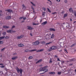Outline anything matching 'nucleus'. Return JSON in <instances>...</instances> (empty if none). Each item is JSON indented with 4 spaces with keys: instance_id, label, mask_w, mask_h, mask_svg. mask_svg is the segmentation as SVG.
Wrapping results in <instances>:
<instances>
[{
    "instance_id": "1",
    "label": "nucleus",
    "mask_w": 76,
    "mask_h": 76,
    "mask_svg": "<svg viewBox=\"0 0 76 76\" xmlns=\"http://www.w3.org/2000/svg\"><path fill=\"white\" fill-rule=\"evenodd\" d=\"M16 69L18 73L20 72V76H22V72H23V70H22V69H19L18 67H17L16 68Z\"/></svg>"
},
{
    "instance_id": "2",
    "label": "nucleus",
    "mask_w": 76,
    "mask_h": 76,
    "mask_svg": "<svg viewBox=\"0 0 76 76\" xmlns=\"http://www.w3.org/2000/svg\"><path fill=\"white\" fill-rule=\"evenodd\" d=\"M40 43V42L38 40L36 41L35 42L32 43V44L33 45H37Z\"/></svg>"
},
{
    "instance_id": "3",
    "label": "nucleus",
    "mask_w": 76,
    "mask_h": 76,
    "mask_svg": "<svg viewBox=\"0 0 76 76\" xmlns=\"http://www.w3.org/2000/svg\"><path fill=\"white\" fill-rule=\"evenodd\" d=\"M48 66H45L44 67H43L42 68H40V70L41 71H45V70L46 69H47V68H48Z\"/></svg>"
},
{
    "instance_id": "4",
    "label": "nucleus",
    "mask_w": 76,
    "mask_h": 76,
    "mask_svg": "<svg viewBox=\"0 0 76 76\" xmlns=\"http://www.w3.org/2000/svg\"><path fill=\"white\" fill-rule=\"evenodd\" d=\"M37 51V50L34 49V50H29L28 49H26L24 50V52H25V53H26L27 52H28V51H29L30 52H32L34 51Z\"/></svg>"
},
{
    "instance_id": "5",
    "label": "nucleus",
    "mask_w": 76,
    "mask_h": 76,
    "mask_svg": "<svg viewBox=\"0 0 76 76\" xmlns=\"http://www.w3.org/2000/svg\"><path fill=\"white\" fill-rule=\"evenodd\" d=\"M24 37V35H23V34H22L20 36H18L17 37V38L18 39H21V38H23Z\"/></svg>"
},
{
    "instance_id": "6",
    "label": "nucleus",
    "mask_w": 76,
    "mask_h": 76,
    "mask_svg": "<svg viewBox=\"0 0 76 76\" xmlns=\"http://www.w3.org/2000/svg\"><path fill=\"white\" fill-rule=\"evenodd\" d=\"M52 48L53 50H56L57 49V47L55 46H52Z\"/></svg>"
},
{
    "instance_id": "7",
    "label": "nucleus",
    "mask_w": 76,
    "mask_h": 76,
    "mask_svg": "<svg viewBox=\"0 0 76 76\" xmlns=\"http://www.w3.org/2000/svg\"><path fill=\"white\" fill-rule=\"evenodd\" d=\"M69 12H71V13H74V12L73 11V10L72 9V8H71L69 9Z\"/></svg>"
},
{
    "instance_id": "8",
    "label": "nucleus",
    "mask_w": 76,
    "mask_h": 76,
    "mask_svg": "<svg viewBox=\"0 0 76 76\" xmlns=\"http://www.w3.org/2000/svg\"><path fill=\"white\" fill-rule=\"evenodd\" d=\"M5 19L6 20H9L11 19V17L8 16L6 17Z\"/></svg>"
},
{
    "instance_id": "9",
    "label": "nucleus",
    "mask_w": 76,
    "mask_h": 76,
    "mask_svg": "<svg viewBox=\"0 0 76 76\" xmlns=\"http://www.w3.org/2000/svg\"><path fill=\"white\" fill-rule=\"evenodd\" d=\"M27 29H28V30H31V29H33V28L31 27L28 26H27Z\"/></svg>"
},
{
    "instance_id": "10",
    "label": "nucleus",
    "mask_w": 76,
    "mask_h": 76,
    "mask_svg": "<svg viewBox=\"0 0 76 76\" xmlns=\"http://www.w3.org/2000/svg\"><path fill=\"white\" fill-rule=\"evenodd\" d=\"M3 28H5V29H7L8 28H9L10 27L9 26H3Z\"/></svg>"
},
{
    "instance_id": "11",
    "label": "nucleus",
    "mask_w": 76,
    "mask_h": 76,
    "mask_svg": "<svg viewBox=\"0 0 76 76\" xmlns=\"http://www.w3.org/2000/svg\"><path fill=\"white\" fill-rule=\"evenodd\" d=\"M18 58V57L17 56H15V57H13L12 58V59L13 60H16V59H17Z\"/></svg>"
},
{
    "instance_id": "12",
    "label": "nucleus",
    "mask_w": 76,
    "mask_h": 76,
    "mask_svg": "<svg viewBox=\"0 0 76 76\" xmlns=\"http://www.w3.org/2000/svg\"><path fill=\"white\" fill-rule=\"evenodd\" d=\"M49 74L50 75H55L56 74V72H50L49 73Z\"/></svg>"
},
{
    "instance_id": "13",
    "label": "nucleus",
    "mask_w": 76,
    "mask_h": 76,
    "mask_svg": "<svg viewBox=\"0 0 76 76\" xmlns=\"http://www.w3.org/2000/svg\"><path fill=\"white\" fill-rule=\"evenodd\" d=\"M42 59H40L36 63V64H37L38 63H41L42 61Z\"/></svg>"
},
{
    "instance_id": "14",
    "label": "nucleus",
    "mask_w": 76,
    "mask_h": 76,
    "mask_svg": "<svg viewBox=\"0 0 76 76\" xmlns=\"http://www.w3.org/2000/svg\"><path fill=\"white\" fill-rule=\"evenodd\" d=\"M47 23V21H45V22H43L42 23V25H46Z\"/></svg>"
},
{
    "instance_id": "15",
    "label": "nucleus",
    "mask_w": 76,
    "mask_h": 76,
    "mask_svg": "<svg viewBox=\"0 0 76 76\" xmlns=\"http://www.w3.org/2000/svg\"><path fill=\"white\" fill-rule=\"evenodd\" d=\"M22 7H23V9H24V10H25V9H26V7L25 6V5L24 4H23L22 5Z\"/></svg>"
},
{
    "instance_id": "16",
    "label": "nucleus",
    "mask_w": 76,
    "mask_h": 76,
    "mask_svg": "<svg viewBox=\"0 0 76 76\" xmlns=\"http://www.w3.org/2000/svg\"><path fill=\"white\" fill-rule=\"evenodd\" d=\"M6 11H8L9 12H10V13H11L12 12V10H6Z\"/></svg>"
},
{
    "instance_id": "17",
    "label": "nucleus",
    "mask_w": 76,
    "mask_h": 76,
    "mask_svg": "<svg viewBox=\"0 0 76 76\" xmlns=\"http://www.w3.org/2000/svg\"><path fill=\"white\" fill-rule=\"evenodd\" d=\"M18 45L19 47H21L24 46V45L23 44H19Z\"/></svg>"
},
{
    "instance_id": "18",
    "label": "nucleus",
    "mask_w": 76,
    "mask_h": 76,
    "mask_svg": "<svg viewBox=\"0 0 76 76\" xmlns=\"http://www.w3.org/2000/svg\"><path fill=\"white\" fill-rule=\"evenodd\" d=\"M50 31H55L56 30H55V29H54V28H50Z\"/></svg>"
},
{
    "instance_id": "19",
    "label": "nucleus",
    "mask_w": 76,
    "mask_h": 76,
    "mask_svg": "<svg viewBox=\"0 0 76 76\" xmlns=\"http://www.w3.org/2000/svg\"><path fill=\"white\" fill-rule=\"evenodd\" d=\"M53 49L52 48V47H51V48H50L48 50V51H52Z\"/></svg>"
},
{
    "instance_id": "20",
    "label": "nucleus",
    "mask_w": 76,
    "mask_h": 76,
    "mask_svg": "<svg viewBox=\"0 0 76 76\" xmlns=\"http://www.w3.org/2000/svg\"><path fill=\"white\" fill-rule=\"evenodd\" d=\"M4 38H5V36H3L0 37V40H1V39H4Z\"/></svg>"
},
{
    "instance_id": "21",
    "label": "nucleus",
    "mask_w": 76,
    "mask_h": 76,
    "mask_svg": "<svg viewBox=\"0 0 76 76\" xmlns=\"http://www.w3.org/2000/svg\"><path fill=\"white\" fill-rule=\"evenodd\" d=\"M45 72L42 73V74H43V73H45V72H48V69H45Z\"/></svg>"
},
{
    "instance_id": "22",
    "label": "nucleus",
    "mask_w": 76,
    "mask_h": 76,
    "mask_svg": "<svg viewBox=\"0 0 76 76\" xmlns=\"http://www.w3.org/2000/svg\"><path fill=\"white\" fill-rule=\"evenodd\" d=\"M15 31H13V30H10V33H12V32H15Z\"/></svg>"
},
{
    "instance_id": "23",
    "label": "nucleus",
    "mask_w": 76,
    "mask_h": 76,
    "mask_svg": "<svg viewBox=\"0 0 76 76\" xmlns=\"http://www.w3.org/2000/svg\"><path fill=\"white\" fill-rule=\"evenodd\" d=\"M54 37V34H53L51 36V38H53Z\"/></svg>"
},
{
    "instance_id": "24",
    "label": "nucleus",
    "mask_w": 76,
    "mask_h": 76,
    "mask_svg": "<svg viewBox=\"0 0 76 76\" xmlns=\"http://www.w3.org/2000/svg\"><path fill=\"white\" fill-rule=\"evenodd\" d=\"M41 43L42 44H45V41H42L41 42Z\"/></svg>"
},
{
    "instance_id": "25",
    "label": "nucleus",
    "mask_w": 76,
    "mask_h": 76,
    "mask_svg": "<svg viewBox=\"0 0 76 76\" xmlns=\"http://www.w3.org/2000/svg\"><path fill=\"white\" fill-rule=\"evenodd\" d=\"M31 4H32L34 6H35V4H34V3L33 2H31Z\"/></svg>"
},
{
    "instance_id": "26",
    "label": "nucleus",
    "mask_w": 76,
    "mask_h": 76,
    "mask_svg": "<svg viewBox=\"0 0 76 76\" xmlns=\"http://www.w3.org/2000/svg\"><path fill=\"white\" fill-rule=\"evenodd\" d=\"M33 58V57L32 56H30L28 57V58L29 59H31Z\"/></svg>"
},
{
    "instance_id": "27",
    "label": "nucleus",
    "mask_w": 76,
    "mask_h": 76,
    "mask_svg": "<svg viewBox=\"0 0 76 76\" xmlns=\"http://www.w3.org/2000/svg\"><path fill=\"white\" fill-rule=\"evenodd\" d=\"M52 60V59H51V58H50V59L49 63H52V61H51Z\"/></svg>"
},
{
    "instance_id": "28",
    "label": "nucleus",
    "mask_w": 76,
    "mask_h": 76,
    "mask_svg": "<svg viewBox=\"0 0 76 76\" xmlns=\"http://www.w3.org/2000/svg\"><path fill=\"white\" fill-rule=\"evenodd\" d=\"M67 14H65L64 15V17H67Z\"/></svg>"
},
{
    "instance_id": "29",
    "label": "nucleus",
    "mask_w": 76,
    "mask_h": 76,
    "mask_svg": "<svg viewBox=\"0 0 76 76\" xmlns=\"http://www.w3.org/2000/svg\"><path fill=\"white\" fill-rule=\"evenodd\" d=\"M2 34L3 35H5L6 34V32H3L2 33Z\"/></svg>"
},
{
    "instance_id": "30",
    "label": "nucleus",
    "mask_w": 76,
    "mask_h": 76,
    "mask_svg": "<svg viewBox=\"0 0 76 76\" xmlns=\"http://www.w3.org/2000/svg\"><path fill=\"white\" fill-rule=\"evenodd\" d=\"M51 43H52V42H49L46 43V45H48V44H51Z\"/></svg>"
},
{
    "instance_id": "31",
    "label": "nucleus",
    "mask_w": 76,
    "mask_h": 76,
    "mask_svg": "<svg viewBox=\"0 0 76 76\" xmlns=\"http://www.w3.org/2000/svg\"><path fill=\"white\" fill-rule=\"evenodd\" d=\"M5 39H8L9 38V36H6L5 37Z\"/></svg>"
},
{
    "instance_id": "32",
    "label": "nucleus",
    "mask_w": 76,
    "mask_h": 76,
    "mask_svg": "<svg viewBox=\"0 0 76 76\" xmlns=\"http://www.w3.org/2000/svg\"><path fill=\"white\" fill-rule=\"evenodd\" d=\"M38 24H39V23H37V24H36L35 23H33V25H38Z\"/></svg>"
},
{
    "instance_id": "33",
    "label": "nucleus",
    "mask_w": 76,
    "mask_h": 76,
    "mask_svg": "<svg viewBox=\"0 0 76 76\" xmlns=\"http://www.w3.org/2000/svg\"><path fill=\"white\" fill-rule=\"evenodd\" d=\"M7 33H10V30H7Z\"/></svg>"
},
{
    "instance_id": "34",
    "label": "nucleus",
    "mask_w": 76,
    "mask_h": 76,
    "mask_svg": "<svg viewBox=\"0 0 76 76\" xmlns=\"http://www.w3.org/2000/svg\"><path fill=\"white\" fill-rule=\"evenodd\" d=\"M44 50V49H42L40 50V52H41L42 51H43Z\"/></svg>"
},
{
    "instance_id": "35",
    "label": "nucleus",
    "mask_w": 76,
    "mask_h": 76,
    "mask_svg": "<svg viewBox=\"0 0 76 76\" xmlns=\"http://www.w3.org/2000/svg\"><path fill=\"white\" fill-rule=\"evenodd\" d=\"M3 42L2 41H0V44H3Z\"/></svg>"
},
{
    "instance_id": "36",
    "label": "nucleus",
    "mask_w": 76,
    "mask_h": 76,
    "mask_svg": "<svg viewBox=\"0 0 76 76\" xmlns=\"http://www.w3.org/2000/svg\"><path fill=\"white\" fill-rule=\"evenodd\" d=\"M61 73V72H58V75H60Z\"/></svg>"
},
{
    "instance_id": "37",
    "label": "nucleus",
    "mask_w": 76,
    "mask_h": 76,
    "mask_svg": "<svg viewBox=\"0 0 76 76\" xmlns=\"http://www.w3.org/2000/svg\"><path fill=\"white\" fill-rule=\"evenodd\" d=\"M5 49V48H3L1 50V51H3Z\"/></svg>"
},
{
    "instance_id": "38",
    "label": "nucleus",
    "mask_w": 76,
    "mask_h": 76,
    "mask_svg": "<svg viewBox=\"0 0 76 76\" xmlns=\"http://www.w3.org/2000/svg\"><path fill=\"white\" fill-rule=\"evenodd\" d=\"M74 15L76 17V12L75 11V12H74Z\"/></svg>"
},
{
    "instance_id": "39",
    "label": "nucleus",
    "mask_w": 76,
    "mask_h": 76,
    "mask_svg": "<svg viewBox=\"0 0 76 76\" xmlns=\"http://www.w3.org/2000/svg\"><path fill=\"white\" fill-rule=\"evenodd\" d=\"M23 20H26V17H23Z\"/></svg>"
},
{
    "instance_id": "40",
    "label": "nucleus",
    "mask_w": 76,
    "mask_h": 76,
    "mask_svg": "<svg viewBox=\"0 0 76 76\" xmlns=\"http://www.w3.org/2000/svg\"><path fill=\"white\" fill-rule=\"evenodd\" d=\"M57 58V61H61L60 60V59H59V58Z\"/></svg>"
},
{
    "instance_id": "41",
    "label": "nucleus",
    "mask_w": 76,
    "mask_h": 76,
    "mask_svg": "<svg viewBox=\"0 0 76 76\" xmlns=\"http://www.w3.org/2000/svg\"><path fill=\"white\" fill-rule=\"evenodd\" d=\"M15 28V26H13L12 28V29H13V28Z\"/></svg>"
},
{
    "instance_id": "42",
    "label": "nucleus",
    "mask_w": 76,
    "mask_h": 76,
    "mask_svg": "<svg viewBox=\"0 0 76 76\" xmlns=\"http://www.w3.org/2000/svg\"><path fill=\"white\" fill-rule=\"evenodd\" d=\"M31 7L32 8V9L33 10V12L34 13V8H33V7H32V6H31Z\"/></svg>"
},
{
    "instance_id": "43",
    "label": "nucleus",
    "mask_w": 76,
    "mask_h": 76,
    "mask_svg": "<svg viewBox=\"0 0 76 76\" xmlns=\"http://www.w3.org/2000/svg\"><path fill=\"white\" fill-rule=\"evenodd\" d=\"M43 10H44V11H45V10H46V9H45V8H43Z\"/></svg>"
},
{
    "instance_id": "44",
    "label": "nucleus",
    "mask_w": 76,
    "mask_h": 76,
    "mask_svg": "<svg viewBox=\"0 0 76 76\" xmlns=\"http://www.w3.org/2000/svg\"><path fill=\"white\" fill-rule=\"evenodd\" d=\"M0 67L1 68H4V66H1Z\"/></svg>"
},
{
    "instance_id": "45",
    "label": "nucleus",
    "mask_w": 76,
    "mask_h": 76,
    "mask_svg": "<svg viewBox=\"0 0 76 76\" xmlns=\"http://www.w3.org/2000/svg\"><path fill=\"white\" fill-rule=\"evenodd\" d=\"M64 2H65V3H67V0H65V1H64Z\"/></svg>"
},
{
    "instance_id": "46",
    "label": "nucleus",
    "mask_w": 76,
    "mask_h": 76,
    "mask_svg": "<svg viewBox=\"0 0 76 76\" xmlns=\"http://www.w3.org/2000/svg\"><path fill=\"white\" fill-rule=\"evenodd\" d=\"M55 13L57 14V12H53V13H52L53 15H54V14H55Z\"/></svg>"
},
{
    "instance_id": "47",
    "label": "nucleus",
    "mask_w": 76,
    "mask_h": 76,
    "mask_svg": "<svg viewBox=\"0 0 76 76\" xmlns=\"http://www.w3.org/2000/svg\"><path fill=\"white\" fill-rule=\"evenodd\" d=\"M37 53H39V52H40V50H39L37 51Z\"/></svg>"
},
{
    "instance_id": "48",
    "label": "nucleus",
    "mask_w": 76,
    "mask_h": 76,
    "mask_svg": "<svg viewBox=\"0 0 76 76\" xmlns=\"http://www.w3.org/2000/svg\"><path fill=\"white\" fill-rule=\"evenodd\" d=\"M47 9L48 10V12H51V11H50V9L49 8H48Z\"/></svg>"
},
{
    "instance_id": "49",
    "label": "nucleus",
    "mask_w": 76,
    "mask_h": 76,
    "mask_svg": "<svg viewBox=\"0 0 76 76\" xmlns=\"http://www.w3.org/2000/svg\"><path fill=\"white\" fill-rule=\"evenodd\" d=\"M45 12H43V14H42L43 15H45Z\"/></svg>"
},
{
    "instance_id": "50",
    "label": "nucleus",
    "mask_w": 76,
    "mask_h": 76,
    "mask_svg": "<svg viewBox=\"0 0 76 76\" xmlns=\"http://www.w3.org/2000/svg\"><path fill=\"white\" fill-rule=\"evenodd\" d=\"M57 1H58V2H60V0H56Z\"/></svg>"
},
{
    "instance_id": "51",
    "label": "nucleus",
    "mask_w": 76,
    "mask_h": 76,
    "mask_svg": "<svg viewBox=\"0 0 76 76\" xmlns=\"http://www.w3.org/2000/svg\"><path fill=\"white\" fill-rule=\"evenodd\" d=\"M55 57L56 58H57V57H58V56L57 55H55Z\"/></svg>"
},
{
    "instance_id": "52",
    "label": "nucleus",
    "mask_w": 76,
    "mask_h": 76,
    "mask_svg": "<svg viewBox=\"0 0 76 76\" xmlns=\"http://www.w3.org/2000/svg\"><path fill=\"white\" fill-rule=\"evenodd\" d=\"M23 17H20V19H23Z\"/></svg>"
},
{
    "instance_id": "53",
    "label": "nucleus",
    "mask_w": 76,
    "mask_h": 76,
    "mask_svg": "<svg viewBox=\"0 0 76 76\" xmlns=\"http://www.w3.org/2000/svg\"><path fill=\"white\" fill-rule=\"evenodd\" d=\"M73 65V64H69V66H72Z\"/></svg>"
},
{
    "instance_id": "54",
    "label": "nucleus",
    "mask_w": 76,
    "mask_h": 76,
    "mask_svg": "<svg viewBox=\"0 0 76 76\" xmlns=\"http://www.w3.org/2000/svg\"><path fill=\"white\" fill-rule=\"evenodd\" d=\"M64 63V61H61L62 64H63V63Z\"/></svg>"
},
{
    "instance_id": "55",
    "label": "nucleus",
    "mask_w": 76,
    "mask_h": 76,
    "mask_svg": "<svg viewBox=\"0 0 76 76\" xmlns=\"http://www.w3.org/2000/svg\"><path fill=\"white\" fill-rule=\"evenodd\" d=\"M3 16V14H0V16Z\"/></svg>"
},
{
    "instance_id": "56",
    "label": "nucleus",
    "mask_w": 76,
    "mask_h": 76,
    "mask_svg": "<svg viewBox=\"0 0 76 76\" xmlns=\"http://www.w3.org/2000/svg\"><path fill=\"white\" fill-rule=\"evenodd\" d=\"M68 71H71L70 70H71V69H68Z\"/></svg>"
},
{
    "instance_id": "57",
    "label": "nucleus",
    "mask_w": 76,
    "mask_h": 76,
    "mask_svg": "<svg viewBox=\"0 0 76 76\" xmlns=\"http://www.w3.org/2000/svg\"><path fill=\"white\" fill-rule=\"evenodd\" d=\"M1 65H3V64H0V66Z\"/></svg>"
},
{
    "instance_id": "58",
    "label": "nucleus",
    "mask_w": 76,
    "mask_h": 76,
    "mask_svg": "<svg viewBox=\"0 0 76 76\" xmlns=\"http://www.w3.org/2000/svg\"><path fill=\"white\" fill-rule=\"evenodd\" d=\"M64 13V11H63L62 12V13Z\"/></svg>"
},
{
    "instance_id": "59",
    "label": "nucleus",
    "mask_w": 76,
    "mask_h": 76,
    "mask_svg": "<svg viewBox=\"0 0 76 76\" xmlns=\"http://www.w3.org/2000/svg\"><path fill=\"white\" fill-rule=\"evenodd\" d=\"M30 35L31 36H32V34L30 33Z\"/></svg>"
},
{
    "instance_id": "60",
    "label": "nucleus",
    "mask_w": 76,
    "mask_h": 76,
    "mask_svg": "<svg viewBox=\"0 0 76 76\" xmlns=\"http://www.w3.org/2000/svg\"><path fill=\"white\" fill-rule=\"evenodd\" d=\"M48 0V1H50V2L51 3V1L50 0Z\"/></svg>"
},
{
    "instance_id": "61",
    "label": "nucleus",
    "mask_w": 76,
    "mask_h": 76,
    "mask_svg": "<svg viewBox=\"0 0 76 76\" xmlns=\"http://www.w3.org/2000/svg\"><path fill=\"white\" fill-rule=\"evenodd\" d=\"M76 21H75L73 22V23H76Z\"/></svg>"
},
{
    "instance_id": "62",
    "label": "nucleus",
    "mask_w": 76,
    "mask_h": 76,
    "mask_svg": "<svg viewBox=\"0 0 76 76\" xmlns=\"http://www.w3.org/2000/svg\"><path fill=\"white\" fill-rule=\"evenodd\" d=\"M70 21H72V20L71 18L70 19Z\"/></svg>"
},
{
    "instance_id": "63",
    "label": "nucleus",
    "mask_w": 76,
    "mask_h": 76,
    "mask_svg": "<svg viewBox=\"0 0 76 76\" xmlns=\"http://www.w3.org/2000/svg\"><path fill=\"white\" fill-rule=\"evenodd\" d=\"M74 46V45H72L71 46V47H73Z\"/></svg>"
},
{
    "instance_id": "64",
    "label": "nucleus",
    "mask_w": 76,
    "mask_h": 76,
    "mask_svg": "<svg viewBox=\"0 0 76 76\" xmlns=\"http://www.w3.org/2000/svg\"><path fill=\"white\" fill-rule=\"evenodd\" d=\"M42 22V20H41L40 21V22Z\"/></svg>"
}]
</instances>
